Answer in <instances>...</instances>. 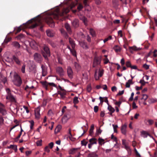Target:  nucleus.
<instances>
[{"mask_svg":"<svg viewBox=\"0 0 157 157\" xmlns=\"http://www.w3.org/2000/svg\"><path fill=\"white\" fill-rule=\"evenodd\" d=\"M59 12L58 10H57V13L51 16H48L46 20V21L49 25L53 27L54 26V23L52 20V17L54 19H57L58 18Z\"/></svg>","mask_w":157,"mask_h":157,"instance_id":"f257e3e1","label":"nucleus"},{"mask_svg":"<svg viewBox=\"0 0 157 157\" xmlns=\"http://www.w3.org/2000/svg\"><path fill=\"white\" fill-rule=\"evenodd\" d=\"M13 81L14 84L17 86H20L22 83L21 78L16 72L14 73Z\"/></svg>","mask_w":157,"mask_h":157,"instance_id":"f03ea898","label":"nucleus"},{"mask_svg":"<svg viewBox=\"0 0 157 157\" xmlns=\"http://www.w3.org/2000/svg\"><path fill=\"white\" fill-rule=\"evenodd\" d=\"M43 49L45 54H44V53L43 52V55L46 59H47V57L50 56V53L49 49L48 46L45 44L44 45Z\"/></svg>","mask_w":157,"mask_h":157,"instance_id":"7ed1b4c3","label":"nucleus"},{"mask_svg":"<svg viewBox=\"0 0 157 157\" xmlns=\"http://www.w3.org/2000/svg\"><path fill=\"white\" fill-rule=\"evenodd\" d=\"M56 72L61 76H63L65 74V72L63 68L61 67H57L56 69Z\"/></svg>","mask_w":157,"mask_h":157,"instance_id":"20e7f679","label":"nucleus"},{"mask_svg":"<svg viewBox=\"0 0 157 157\" xmlns=\"http://www.w3.org/2000/svg\"><path fill=\"white\" fill-rule=\"evenodd\" d=\"M100 59L98 57H95L94 60L93 66L94 67H96L100 65Z\"/></svg>","mask_w":157,"mask_h":157,"instance_id":"39448f33","label":"nucleus"},{"mask_svg":"<svg viewBox=\"0 0 157 157\" xmlns=\"http://www.w3.org/2000/svg\"><path fill=\"white\" fill-rule=\"evenodd\" d=\"M0 113L2 115H5L7 114L5 106L0 102Z\"/></svg>","mask_w":157,"mask_h":157,"instance_id":"423d86ee","label":"nucleus"},{"mask_svg":"<svg viewBox=\"0 0 157 157\" xmlns=\"http://www.w3.org/2000/svg\"><path fill=\"white\" fill-rule=\"evenodd\" d=\"M90 143L88 144V148H91L92 146L94 144H96L97 143V140L95 138H92L89 140Z\"/></svg>","mask_w":157,"mask_h":157,"instance_id":"0eeeda50","label":"nucleus"},{"mask_svg":"<svg viewBox=\"0 0 157 157\" xmlns=\"http://www.w3.org/2000/svg\"><path fill=\"white\" fill-rule=\"evenodd\" d=\"M67 72L68 76L71 78L73 77V73L72 70L70 67H68L67 69Z\"/></svg>","mask_w":157,"mask_h":157,"instance_id":"6e6552de","label":"nucleus"},{"mask_svg":"<svg viewBox=\"0 0 157 157\" xmlns=\"http://www.w3.org/2000/svg\"><path fill=\"white\" fill-rule=\"evenodd\" d=\"M79 152V148H72L68 152L69 154L74 155L77 154Z\"/></svg>","mask_w":157,"mask_h":157,"instance_id":"1a4fd4ad","label":"nucleus"},{"mask_svg":"<svg viewBox=\"0 0 157 157\" xmlns=\"http://www.w3.org/2000/svg\"><path fill=\"white\" fill-rule=\"evenodd\" d=\"M29 44L32 48L34 49H38V45L35 40H31Z\"/></svg>","mask_w":157,"mask_h":157,"instance_id":"9d476101","label":"nucleus"},{"mask_svg":"<svg viewBox=\"0 0 157 157\" xmlns=\"http://www.w3.org/2000/svg\"><path fill=\"white\" fill-rule=\"evenodd\" d=\"M34 57L35 60L36 62L40 63L41 61V57L40 54L38 53H35L34 55Z\"/></svg>","mask_w":157,"mask_h":157,"instance_id":"9b49d317","label":"nucleus"},{"mask_svg":"<svg viewBox=\"0 0 157 157\" xmlns=\"http://www.w3.org/2000/svg\"><path fill=\"white\" fill-rule=\"evenodd\" d=\"M10 109L15 114H17V113L18 109H17V106L16 105H12L10 106Z\"/></svg>","mask_w":157,"mask_h":157,"instance_id":"f8f14e48","label":"nucleus"},{"mask_svg":"<svg viewBox=\"0 0 157 157\" xmlns=\"http://www.w3.org/2000/svg\"><path fill=\"white\" fill-rule=\"evenodd\" d=\"M6 98L7 99L10 100L12 102H16V100L15 97L11 94H7Z\"/></svg>","mask_w":157,"mask_h":157,"instance_id":"ddd939ff","label":"nucleus"},{"mask_svg":"<svg viewBox=\"0 0 157 157\" xmlns=\"http://www.w3.org/2000/svg\"><path fill=\"white\" fill-rule=\"evenodd\" d=\"M40 109L39 107H37L35 110V116L36 118L39 119L40 117Z\"/></svg>","mask_w":157,"mask_h":157,"instance_id":"4468645a","label":"nucleus"},{"mask_svg":"<svg viewBox=\"0 0 157 157\" xmlns=\"http://www.w3.org/2000/svg\"><path fill=\"white\" fill-rule=\"evenodd\" d=\"M71 115L68 114L67 115H65L62 118V122L64 123H66L68 120L70 118Z\"/></svg>","mask_w":157,"mask_h":157,"instance_id":"2eb2a0df","label":"nucleus"},{"mask_svg":"<svg viewBox=\"0 0 157 157\" xmlns=\"http://www.w3.org/2000/svg\"><path fill=\"white\" fill-rule=\"evenodd\" d=\"M127 125L126 124L122 125L121 128V133L124 134L125 135L126 133V128Z\"/></svg>","mask_w":157,"mask_h":157,"instance_id":"dca6fc26","label":"nucleus"},{"mask_svg":"<svg viewBox=\"0 0 157 157\" xmlns=\"http://www.w3.org/2000/svg\"><path fill=\"white\" fill-rule=\"evenodd\" d=\"M72 25L75 28H77L79 26V21L78 19H75L72 22Z\"/></svg>","mask_w":157,"mask_h":157,"instance_id":"f3484780","label":"nucleus"},{"mask_svg":"<svg viewBox=\"0 0 157 157\" xmlns=\"http://www.w3.org/2000/svg\"><path fill=\"white\" fill-rule=\"evenodd\" d=\"M57 94L60 95V98L62 99H63L65 98V95L66 94V93L65 91H58Z\"/></svg>","mask_w":157,"mask_h":157,"instance_id":"a211bd4d","label":"nucleus"},{"mask_svg":"<svg viewBox=\"0 0 157 157\" xmlns=\"http://www.w3.org/2000/svg\"><path fill=\"white\" fill-rule=\"evenodd\" d=\"M129 49L131 52H132L133 51H137L141 49L140 48H137L136 46H133L132 47H130Z\"/></svg>","mask_w":157,"mask_h":157,"instance_id":"6ab92c4d","label":"nucleus"},{"mask_svg":"<svg viewBox=\"0 0 157 157\" xmlns=\"http://www.w3.org/2000/svg\"><path fill=\"white\" fill-rule=\"evenodd\" d=\"M69 41L72 48L74 49L75 48V41L72 39L70 37L69 38Z\"/></svg>","mask_w":157,"mask_h":157,"instance_id":"aec40b11","label":"nucleus"},{"mask_svg":"<svg viewBox=\"0 0 157 157\" xmlns=\"http://www.w3.org/2000/svg\"><path fill=\"white\" fill-rule=\"evenodd\" d=\"M13 60H14L17 64L20 65L21 64V61L18 59V58L15 55H13Z\"/></svg>","mask_w":157,"mask_h":157,"instance_id":"412c9836","label":"nucleus"},{"mask_svg":"<svg viewBox=\"0 0 157 157\" xmlns=\"http://www.w3.org/2000/svg\"><path fill=\"white\" fill-rule=\"evenodd\" d=\"M112 4L113 7L117 8L119 5L118 0H112Z\"/></svg>","mask_w":157,"mask_h":157,"instance_id":"4be33fe9","label":"nucleus"},{"mask_svg":"<svg viewBox=\"0 0 157 157\" xmlns=\"http://www.w3.org/2000/svg\"><path fill=\"white\" fill-rule=\"evenodd\" d=\"M133 84V83L132 82V80L129 79L126 83V87L127 88H129L130 87V85Z\"/></svg>","mask_w":157,"mask_h":157,"instance_id":"5701e85b","label":"nucleus"},{"mask_svg":"<svg viewBox=\"0 0 157 157\" xmlns=\"http://www.w3.org/2000/svg\"><path fill=\"white\" fill-rule=\"evenodd\" d=\"M12 45L16 48H19L20 47V45L19 43L17 41L13 42L12 43Z\"/></svg>","mask_w":157,"mask_h":157,"instance_id":"b1692460","label":"nucleus"},{"mask_svg":"<svg viewBox=\"0 0 157 157\" xmlns=\"http://www.w3.org/2000/svg\"><path fill=\"white\" fill-rule=\"evenodd\" d=\"M62 127L60 125H58L56 128L55 130V133L57 134L61 130Z\"/></svg>","mask_w":157,"mask_h":157,"instance_id":"393cba45","label":"nucleus"},{"mask_svg":"<svg viewBox=\"0 0 157 157\" xmlns=\"http://www.w3.org/2000/svg\"><path fill=\"white\" fill-rule=\"evenodd\" d=\"M111 139L112 140H113V141H115L116 142V144L114 145V147H115L116 146V145H117V144H118L117 140V138L116 137L114 136L113 134H112L111 135Z\"/></svg>","mask_w":157,"mask_h":157,"instance_id":"a878e982","label":"nucleus"},{"mask_svg":"<svg viewBox=\"0 0 157 157\" xmlns=\"http://www.w3.org/2000/svg\"><path fill=\"white\" fill-rule=\"evenodd\" d=\"M65 28L66 29L67 31L70 33H71V31L70 26L67 23H66L65 24Z\"/></svg>","mask_w":157,"mask_h":157,"instance_id":"bb28decb","label":"nucleus"},{"mask_svg":"<svg viewBox=\"0 0 157 157\" xmlns=\"http://www.w3.org/2000/svg\"><path fill=\"white\" fill-rule=\"evenodd\" d=\"M46 34L47 36L49 37H52L54 36V33L52 31L50 30L46 31Z\"/></svg>","mask_w":157,"mask_h":157,"instance_id":"cd10ccee","label":"nucleus"},{"mask_svg":"<svg viewBox=\"0 0 157 157\" xmlns=\"http://www.w3.org/2000/svg\"><path fill=\"white\" fill-rule=\"evenodd\" d=\"M114 49L116 52H120L121 48L117 45H115L114 47Z\"/></svg>","mask_w":157,"mask_h":157,"instance_id":"c85d7f7f","label":"nucleus"},{"mask_svg":"<svg viewBox=\"0 0 157 157\" xmlns=\"http://www.w3.org/2000/svg\"><path fill=\"white\" fill-rule=\"evenodd\" d=\"M107 109L110 112H112V113H114L115 111L114 109L109 104L108 105Z\"/></svg>","mask_w":157,"mask_h":157,"instance_id":"c756f323","label":"nucleus"},{"mask_svg":"<svg viewBox=\"0 0 157 157\" xmlns=\"http://www.w3.org/2000/svg\"><path fill=\"white\" fill-rule=\"evenodd\" d=\"M7 148H12L14 149L15 151H16L17 150V146L15 145H10Z\"/></svg>","mask_w":157,"mask_h":157,"instance_id":"7c9ffc66","label":"nucleus"},{"mask_svg":"<svg viewBox=\"0 0 157 157\" xmlns=\"http://www.w3.org/2000/svg\"><path fill=\"white\" fill-rule=\"evenodd\" d=\"M74 66L75 68L77 70H79L81 68V67L78 63H77L75 62L74 63Z\"/></svg>","mask_w":157,"mask_h":157,"instance_id":"2f4dec72","label":"nucleus"},{"mask_svg":"<svg viewBox=\"0 0 157 157\" xmlns=\"http://www.w3.org/2000/svg\"><path fill=\"white\" fill-rule=\"evenodd\" d=\"M142 98H141V100L142 101H145L148 98V96L147 95L144 94L143 95Z\"/></svg>","mask_w":157,"mask_h":157,"instance_id":"473e14b6","label":"nucleus"},{"mask_svg":"<svg viewBox=\"0 0 157 157\" xmlns=\"http://www.w3.org/2000/svg\"><path fill=\"white\" fill-rule=\"evenodd\" d=\"M81 45L84 48L87 49L88 47L86 44L84 42H82L80 43Z\"/></svg>","mask_w":157,"mask_h":157,"instance_id":"72a5a7b5","label":"nucleus"},{"mask_svg":"<svg viewBox=\"0 0 157 157\" xmlns=\"http://www.w3.org/2000/svg\"><path fill=\"white\" fill-rule=\"evenodd\" d=\"M48 83L46 81L42 82L41 83L43 86L45 87L46 89H47V87L48 85Z\"/></svg>","mask_w":157,"mask_h":157,"instance_id":"f704fd0d","label":"nucleus"},{"mask_svg":"<svg viewBox=\"0 0 157 157\" xmlns=\"http://www.w3.org/2000/svg\"><path fill=\"white\" fill-rule=\"evenodd\" d=\"M90 34L93 36L94 37L95 36V33L94 30L92 29H90Z\"/></svg>","mask_w":157,"mask_h":157,"instance_id":"c9c22d12","label":"nucleus"},{"mask_svg":"<svg viewBox=\"0 0 157 157\" xmlns=\"http://www.w3.org/2000/svg\"><path fill=\"white\" fill-rule=\"evenodd\" d=\"M141 134L144 138L147 137L148 135H149L145 131H142L141 132Z\"/></svg>","mask_w":157,"mask_h":157,"instance_id":"e433bc0d","label":"nucleus"},{"mask_svg":"<svg viewBox=\"0 0 157 157\" xmlns=\"http://www.w3.org/2000/svg\"><path fill=\"white\" fill-rule=\"evenodd\" d=\"M78 97H74L73 99V103L75 104H77L78 102Z\"/></svg>","mask_w":157,"mask_h":157,"instance_id":"4c0bfd02","label":"nucleus"},{"mask_svg":"<svg viewBox=\"0 0 157 157\" xmlns=\"http://www.w3.org/2000/svg\"><path fill=\"white\" fill-rule=\"evenodd\" d=\"M29 122L30 124V128L31 129H32L33 128V127L34 124V122L33 120H31Z\"/></svg>","mask_w":157,"mask_h":157,"instance_id":"58836bf2","label":"nucleus"},{"mask_svg":"<svg viewBox=\"0 0 157 157\" xmlns=\"http://www.w3.org/2000/svg\"><path fill=\"white\" fill-rule=\"evenodd\" d=\"M41 68L42 70V75L43 76H45L47 74V72L45 70H44L43 68V66H41Z\"/></svg>","mask_w":157,"mask_h":157,"instance_id":"ea45409f","label":"nucleus"},{"mask_svg":"<svg viewBox=\"0 0 157 157\" xmlns=\"http://www.w3.org/2000/svg\"><path fill=\"white\" fill-rule=\"evenodd\" d=\"M83 6L81 4L79 3V4L77 7V9L78 10L80 11L83 9Z\"/></svg>","mask_w":157,"mask_h":157,"instance_id":"a19ab883","label":"nucleus"},{"mask_svg":"<svg viewBox=\"0 0 157 157\" xmlns=\"http://www.w3.org/2000/svg\"><path fill=\"white\" fill-rule=\"evenodd\" d=\"M97 155L94 153L89 154L88 155V157H97Z\"/></svg>","mask_w":157,"mask_h":157,"instance_id":"79ce46f5","label":"nucleus"},{"mask_svg":"<svg viewBox=\"0 0 157 157\" xmlns=\"http://www.w3.org/2000/svg\"><path fill=\"white\" fill-rule=\"evenodd\" d=\"M5 60L6 62H11L13 61V58H10L8 57H7L5 59Z\"/></svg>","mask_w":157,"mask_h":157,"instance_id":"37998d69","label":"nucleus"},{"mask_svg":"<svg viewBox=\"0 0 157 157\" xmlns=\"http://www.w3.org/2000/svg\"><path fill=\"white\" fill-rule=\"evenodd\" d=\"M98 143H99V144H100V145H102V143H103V144L104 143V139H102L99 138L98 139Z\"/></svg>","mask_w":157,"mask_h":157,"instance_id":"c03bdc74","label":"nucleus"},{"mask_svg":"<svg viewBox=\"0 0 157 157\" xmlns=\"http://www.w3.org/2000/svg\"><path fill=\"white\" fill-rule=\"evenodd\" d=\"M134 151L137 157H141L140 154L138 152L136 148H134Z\"/></svg>","mask_w":157,"mask_h":157,"instance_id":"a18cd8bd","label":"nucleus"},{"mask_svg":"<svg viewBox=\"0 0 157 157\" xmlns=\"http://www.w3.org/2000/svg\"><path fill=\"white\" fill-rule=\"evenodd\" d=\"M4 119L3 117L0 115V126L2 125L3 124Z\"/></svg>","mask_w":157,"mask_h":157,"instance_id":"49530a36","label":"nucleus"},{"mask_svg":"<svg viewBox=\"0 0 157 157\" xmlns=\"http://www.w3.org/2000/svg\"><path fill=\"white\" fill-rule=\"evenodd\" d=\"M103 70H99V74H98V76L99 77H101L103 74Z\"/></svg>","mask_w":157,"mask_h":157,"instance_id":"de8ad7c7","label":"nucleus"},{"mask_svg":"<svg viewBox=\"0 0 157 157\" xmlns=\"http://www.w3.org/2000/svg\"><path fill=\"white\" fill-rule=\"evenodd\" d=\"M113 128L114 132H117V128L118 127L117 125L113 124Z\"/></svg>","mask_w":157,"mask_h":157,"instance_id":"09e8293b","label":"nucleus"},{"mask_svg":"<svg viewBox=\"0 0 157 157\" xmlns=\"http://www.w3.org/2000/svg\"><path fill=\"white\" fill-rule=\"evenodd\" d=\"M94 129V125H92L91 126V128L90 131V134H92L93 132V130Z\"/></svg>","mask_w":157,"mask_h":157,"instance_id":"8fccbe9b","label":"nucleus"},{"mask_svg":"<svg viewBox=\"0 0 157 157\" xmlns=\"http://www.w3.org/2000/svg\"><path fill=\"white\" fill-rule=\"evenodd\" d=\"M97 70H96L95 72V74L94 75V78L96 80H98L99 79V78H100L99 76H97Z\"/></svg>","mask_w":157,"mask_h":157,"instance_id":"3c124183","label":"nucleus"},{"mask_svg":"<svg viewBox=\"0 0 157 157\" xmlns=\"http://www.w3.org/2000/svg\"><path fill=\"white\" fill-rule=\"evenodd\" d=\"M124 147H125V149L127 150L128 151H130V152H131V149H130L129 146L128 145V144H127V145H126L125 146H124Z\"/></svg>","mask_w":157,"mask_h":157,"instance_id":"603ef678","label":"nucleus"},{"mask_svg":"<svg viewBox=\"0 0 157 157\" xmlns=\"http://www.w3.org/2000/svg\"><path fill=\"white\" fill-rule=\"evenodd\" d=\"M122 144L124 146L128 144V143L126 141V140L124 139H122Z\"/></svg>","mask_w":157,"mask_h":157,"instance_id":"864d4df0","label":"nucleus"},{"mask_svg":"<svg viewBox=\"0 0 157 157\" xmlns=\"http://www.w3.org/2000/svg\"><path fill=\"white\" fill-rule=\"evenodd\" d=\"M71 52V53L73 55L75 56L76 57V52L75 51V50L73 49L70 51Z\"/></svg>","mask_w":157,"mask_h":157,"instance_id":"5fc2aeb1","label":"nucleus"},{"mask_svg":"<svg viewBox=\"0 0 157 157\" xmlns=\"http://www.w3.org/2000/svg\"><path fill=\"white\" fill-rule=\"evenodd\" d=\"M126 65L128 67H131L132 66L130 62L129 61H127L126 63Z\"/></svg>","mask_w":157,"mask_h":157,"instance_id":"6e6d98bb","label":"nucleus"},{"mask_svg":"<svg viewBox=\"0 0 157 157\" xmlns=\"http://www.w3.org/2000/svg\"><path fill=\"white\" fill-rule=\"evenodd\" d=\"M134 95V93L132 92L131 94V97L129 99V101H131L133 100V96Z\"/></svg>","mask_w":157,"mask_h":157,"instance_id":"4d7b16f0","label":"nucleus"},{"mask_svg":"<svg viewBox=\"0 0 157 157\" xmlns=\"http://www.w3.org/2000/svg\"><path fill=\"white\" fill-rule=\"evenodd\" d=\"M143 67L146 70H147L149 68V65L144 64L143 65Z\"/></svg>","mask_w":157,"mask_h":157,"instance_id":"13d9d810","label":"nucleus"},{"mask_svg":"<svg viewBox=\"0 0 157 157\" xmlns=\"http://www.w3.org/2000/svg\"><path fill=\"white\" fill-rule=\"evenodd\" d=\"M156 101V100L153 98L150 99L149 100V102L150 103H152L155 102Z\"/></svg>","mask_w":157,"mask_h":157,"instance_id":"bf43d9fd","label":"nucleus"},{"mask_svg":"<svg viewBox=\"0 0 157 157\" xmlns=\"http://www.w3.org/2000/svg\"><path fill=\"white\" fill-rule=\"evenodd\" d=\"M122 2V4L123 5H126L127 4V0H120Z\"/></svg>","mask_w":157,"mask_h":157,"instance_id":"052dcab7","label":"nucleus"},{"mask_svg":"<svg viewBox=\"0 0 157 157\" xmlns=\"http://www.w3.org/2000/svg\"><path fill=\"white\" fill-rule=\"evenodd\" d=\"M87 144V142L84 140L81 141V144L82 145L86 146Z\"/></svg>","mask_w":157,"mask_h":157,"instance_id":"680f3d73","label":"nucleus"},{"mask_svg":"<svg viewBox=\"0 0 157 157\" xmlns=\"http://www.w3.org/2000/svg\"><path fill=\"white\" fill-rule=\"evenodd\" d=\"M103 98L104 99V101L106 102L107 104L108 105H109V103L108 102V100L107 98L106 97H104Z\"/></svg>","mask_w":157,"mask_h":157,"instance_id":"e2e57ef3","label":"nucleus"},{"mask_svg":"<svg viewBox=\"0 0 157 157\" xmlns=\"http://www.w3.org/2000/svg\"><path fill=\"white\" fill-rule=\"evenodd\" d=\"M37 146H41L42 145V140L37 141L36 142Z\"/></svg>","mask_w":157,"mask_h":157,"instance_id":"0e129e2a","label":"nucleus"},{"mask_svg":"<svg viewBox=\"0 0 157 157\" xmlns=\"http://www.w3.org/2000/svg\"><path fill=\"white\" fill-rule=\"evenodd\" d=\"M44 151L47 152H50V150L48 146H46L44 148Z\"/></svg>","mask_w":157,"mask_h":157,"instance_id":"69168bd1","label":"nucleus"},{"mask_svg":"<svg viewBox=\"0 0 157 157\" xmlns=\"http://www.w3.org/2000/svg\"><path fill=\"white\" fill-rule=\"evenodd\" d=\"M98 107L97 106H95L94 107V111L95 113L98 112Z\"/></svg>","mask_w":157,"mask_h":157,"instance_id":"338daca9","label":"nucleus"},{"mask_svg":"<svg viewBox=\"0 0 157 157\" xmlns=\"http://www.w3.org/2000/svg\"><path fill=\"white\" fill-rule=\"evenodd\" d=\"M132 105L133 109H136L138 107L135 102L132 103Z\"/></svg>","mask_w":157,"mask_h":157,"instance_id":"774afa93","label":"nucleus"}]
</instances>
